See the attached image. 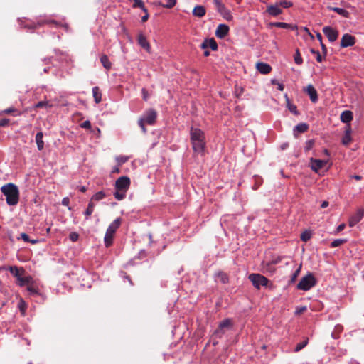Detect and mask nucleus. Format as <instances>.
<instances>
[{
  "mask_svg": "<svg viewBox=\"0 0 364 364\" xmlns=\"http://www.w3.org/2000/svg\"><path fill=\"white\" fill-rule=\"evenodd\" d=\"M304 91L309 95L311 101L313 103H316L318 100V93L316 90L312 85H309Z\"/></svg>",
  "mask_w": 364,
  "mask_h": 364,
  "instance_id": "obj_15",
  "label": "nucleus"
},
{
  "mask_svg": "<svg viewBox=\"0 0 364 364\" xmlns=\"http://www.w3.org/2000/svg\"><path fill=\"white\" fill-rule=\"evenodd\" d=\"M322 31L330 42H334L337 40L338 37V31L331 26H324Z\"/></svg>",
  "mask_w": 364,
  "mask_h": 364,
  "instance_id": "obj_10",
  "label": "nucleus"
},
{
  "mask_svg": "<svg viewBox=\"0 0 364 364\" xmlns=\"http://www.w3.org/2000/svg\"><path fill=\"white\" fill-rule=\"evenodd\" d=\"M257 69L262 74H268L272 70V68L269 64L262 62L257 64Z\"/></svg>",
  "mask_w": 364,
  "mask_h": 364,
  "instance_id": "obj_23",
  "label": "nucleus"
},
{
  "mask_svg": "<svg viewBox=\"0 0 364 364\" xmlns=\"http://www.w3.org/2000/svg\"><path fill=\"white\" fill-rule=\"evenodd\" d=\"M51 105H49L48 101H40L35 105V108H43V107H50Z\"/></svg>",
  "mask_w": 364,
  "mask_h": 364,
  "instance_id": "obj_46",
  "label": "nucleus"
},
{
  "mask_svg": "<svg viewBox=\"0 0 364 364\" xmlns=\"http://www.w3.org/2000/svg\"><path fill=\"white\" fill-rule=\"evenodd\" d=\"M121 223V218H117L108 226L104 237V242L106 247L112 245L114 234L119 228Z\"/></svg>",
  "mask_w": 364,
  "mask_h": 364,
  "instance_id": "obj_3",
  "label": "nucleus"
},
{
  "mask_svg": "<svg viewBox=\"0 0 364 364\" xmlns=\"http://www.w3.org/2000/svg\"><path fill=\"white\" fill-rule=\"evenodd\" d=\"M94 208H95V204L90 201L88 205H87V208H86V210H85L84 212V214H85V219L86 220H88L90 216L92 215V213H93L94 211Z\"/></svg>",
  "mask_w": 364,
  "mask_h": 364,
  "instance_id": "obj_32",
  "label": "nucleus"
},
{
  "mask_svg": "<svg viewBox=\"0 0 364 364\" xmlns=\"http://www.w3.org/2000/svg\"><path fill=\"white\" fill-rule=\"evenodd\" d=\"M279 6H282L283 8L287 9L289 7H291L293 4L291 1H286V0H282L279 3H277Z\"/></svg>",
  "mask_w": 364,
  "mask_h": 364,
  "instance_id": "obj_48",
  "label": "nucleus"
},
{
  "mask_svg": "<svg viewBox=\"0 0 364 364\" xmlns=\"http://www.w3.org/2000/svg\"><path fill=\"white\" fill-rule=\"evenodd\" d=\"M364 217V209L359 208L357 210L356 213L350 216L349 218L348 224L350 227H354L357 223H358Z\"/></svg>",
  "mask_w": 364,
  "mask_h": 364,
  "instance_id": "obj_12",
  "label": "nucleus"
},
{
  "mask_svg": "<svg viewBox=\"0 0 364 364\" xmlns=\"http://www.w3.org/2000/svg\"><path fill=\"white\" fill-rule=\"evenodd\" d=\"M321 44V50H322V53L323 54L324 56H326L327 55V48H326V46L322 43H320Z\"/></svg>",
  "mask_w": 364,
  "mask_h": 364,
  "instance_id": "obj_59",
  "label": "nucleus"
},
{
  "mask_svg": "<svg viewBox=\"0 0 364 364\" xmlns=\"http://www.w3.org/2000/svg\"><path fill=\"white\" fill-rule=\"evenodd\" d=\"M301 269V264L299 265V267L295 270V272L292 274L291 279L289 280V284H293L296 282L298 276L300 274Z\"/></svg>",
  "mask_w": 364,
  "mask_h": 364,
  "instance_id": "obj_36",
  "label": "nucleus"
},
{
  "mask_svg": "<svg viewBox=\"0 0 364 364\" xmlns=\"http://www.w3.org/2000/svg\"><path fill=\"white\" fill-rule=\"evenodd\" d=\"M327 9L329 10V11H333L336 13H337L338 14L341 15V16L343 17H345V18H348L349 16H350V13L343 9V8H339V7H333V6H328Z\"/></svg>",
  "mask_w": 364,
  "mask_h": 364,
  "instance_id": "obj_24",
  "label": "nucleus"
},
{
  "mask_svg": "<svg viewBox=\"0 0 364 364\" xmlns=\"http://www.w3.org/2000/svg\"><path fill=\"white\" fill-rule=\"evenodd\" d=\"M92 92L95 103H100L102 101V94L100 90V88L95 86L92 88Z\"/></svg>",
  "mask_w": 364,
  "mask_h": 364,
  "instance_id": "obj_28",
  "label": "nucleus"
},
{
  "mask_svg": "<svg viewBox=\"0 0 364 364\" xmlns=\"http://www.w3.org/2000/svg\"><path fill=\"white\" fill-rule=\"evenodd\" d=\"M217 11L227 21H232L233 17L230 11L220 0H213Z\"/></svg>",
  "mask_w": 364,
  "mask_h": 364,
  "instance_id": "obj_8",
  "label": "nucleus"
},
{
  "mask_svg": "<svg viewBox=\"0 0 364 364\" xmlns=\"http://www.w3.org/2000/svg\"><path fill=\"white\" fill-rule=\"evenodd\" d=\"M248 278L252 283V285L257 289L261 287L267 286L269 282V279L260 274H250Z\"/></svg>",
  "mask_w": 364,
  "mask_h": 364,
  "instance_id": "obj_7",
  "label": "nucleus"
},
{
  "mask_svg": "<svg viewBox=\"0 0 364 364\" xmlns=\"http://www.w3.org/2000/svg\"><path fill=\"white\" fill-rule=\"evenodd\" d=\"M120 274H121V276H122L123 278L126 279L129 282V284H130L131 285H133V282H132V279H131L130 277H129V275H127L126 272H121V273H120Z\"/></svg>",
  "mask_w": 364,
  "mask_h": 364,
  "instance_id": "obj_55",
  "label": "nucleus"
},
{
  "mask_svg": "<svg viewBox=\"0 0 364 364\" xmlns=\"http://www.w3.org/2000/svg\"><path fill=\"white\" fill-rule=\"evenodd\" d=\"M266 12L272 16H277L282 14V10L279 4H276L274 5H268L267 6Z\"/></svg>",
  "mask_w": 364,
  "mask_h": 364,
  "instance_id": "obj_17",
  "label": "nucleus"
},
{
  "mask_svg": "<svg viewBox=\"0 0 364 364\" xmlns=\"http://www.w3.org/2000/svg\"><path fill=\"white\" fill-rule=\"evenodd\" d=\"M138 43L139 45L144 48L146 51L150 52L151 46L149 43L148 42L146 36L143 33H139L138 36Z\"/></svg>",
  "mask_w": 364,
  "mask_h": 364,
  "instance_id": "obj_18",
  "label": "nucleus"
},
{
  "mask_svg": "<svg viewBox=\"0 0 364 364\" xmlns=\"http://www.w3.org/2000/svg\"><path fill=\"white\" fill-rule=\"evenodd\" d=\"M255 181H256V183L254 186V188L257 189L261 185L262 179L259 176H255Z\"/></svg>",
  "mask_w": 364,
  "mask_h": 364,
  "instance_id": "obj_56",
  "label": "nucleus"
},
{
  "mask_svg": "<svg viewBox=\"0 0 364 364\" xmlns=\"http://www.w3.org/2000/svg\"><path fill=\"white\" fill-rule=\"evenodd\" d=\"M232 325L231 318H228L224 319L219 323L218 328L215 330L213 336L218 338H221L226 331L232 327Z\"/></svg>",
  "mask_w": 364,
  "mask_h": 364,
  "instance_id": "obj_6",
  "label": "nucleus"
},
{
  "mask_svg": "<svg viewBox=\"0 0 364 364\" xmlns=\"http://www.w3.org/2000/svg\"><path fill=\"white\" fill-rule=\"evenodd\" d=\"M105 197V193L103 191H98L94 194L91 198L92 200L99 201L102 200Z\"/></svg>",
  "mask_w": 364,
  "mask_h": 364,
  "instance_id": "obj_40",
  "label": "nucleus"
},
{
  "mask_svg": "<svg viewBox=\"0 0 364 364\" xmlns=\"http://www.w3.org/2000/svg\"><path fill=\"white\" fill-rule=\"evenodd\" d=\"M69 203H70V199L68 197H65L63 198L62 205L64 206H67L68 208V209L70 210L71 208L69 207Z\"/></svg>",
  "mask_w": 364,
  "mask_h": 364,
  "instance_id": "obj_54",
  "label": "nucleus"
},
{
  "mask_svg": "<svg viewBox=\"0 0 364 364\" xmlns=\"http://www.w3.org/2000/svg\"><path fill=\"white\" fill-rule=\"evenodd\" d=\"M142 94H143V99L144 100H148V93H147V91L145 88H143L142 90Z\"/></svg>",
  "mask_w": 364,
  "mask_h": 364,
  "instance_id": "obj_60",
  "label": "nucleus"
},
{
  "mask_svg": "<svg viewBox=\"0 0 364 364\" xmlns=\"http://www.w3.org/2000/svg\"><path fill=\"white\" fill-rule=\"evenodd\" d=\"M119 172H120V169H119V168L118 166L113 167V168L112 170V173H118Z\"/></svg>",
  "mask_w": 364,
  "mask_h": 364,
  "instance_id": "obj_64",
  "label": "nucleus"
},
{
  "mask_svg": "<svg viewBox=\"0 0 364 364\" xmlns=\"http://www.w3.org/2000/svg\"><path fill=\"white\" fill-rule=\"evenodd\" d=\"M14 112H15V114H14L15 116H19L21 114V112H18L17 109H16L14 107H9L2 112V113L6 114L14 113Z\"/></svg>",
  "mask_w": 364,
  "mask_h": 364,
  "instance_id": "obj_45",
  "label": "nucleus"
},
{
  "mask_svg": "<svg viewBox=\"0 0 364 364\" xmlns=\"http://www.w3.org/2000/svg\"><path fill=\"white\" fill-rule=\"evenodd\" d=\"M310 51L312 54H314L316 55L317 62L321 63L323 61V57H322L321 54L319 53V51L316 50L314 48H311L310 50Z\"/></svg>",
  "mask_w": 364,
  "mask_h": 364,
  "instance_id": "obj_47",
  "label": "nucleus"
},
{
  "mask_svg": "<svg viewBox=\"0 0 364 364\" xmlns=\"http://www.w3.org/2000/svg\"><path fill=\"white\" fill-rule=\"evenodd\" d=\"M307 309L306 306H297L295 310V315L298 316L306 311Z\"/></svg>",
  "mask_w": 364,
  "mask_h": 364,
  "instance_id": "obj_49",
  "label": "nucleus"
},
{
  "mask_svg": "<svg viewBox=\"0 0 364 364\" xmlns=\"http://www.w3.org/2000/svg\"><path fill=\"white\" fill-rule=\"evenodd\" d=\"M145 122H144L142 120H140L139 119L138 121V124L139 126L140 127V128L141 129L142 132L146 134L147 130H146V128L145 127Z\"/></svg>",
  "mask_w": 364,
  "mask_h": 364,
  "instance_id": "obj_53",
  "label": "nucleus"
},
{
  "mask_svg": "<svg viewBox=\"0 0 364 364\" xmlns=\"http://www.w3.org/2000/svg\"><path fill=\"white\" fill-rule=\"evenodd\" d=\"M229 26L226 24H219L215 31V36L218 38H224L229 33Z\"/></svg>",
  "mask_w": 364,
  "mask_h": 364,
  "instance_id": "obj_16",
  "label": "nucleus"
},
{
  "mask_svg": "<svg viewBox=\"0 0 364 364\" xmlns=\"http://www.w3.org/2000/svg\"><path fill=\"white\" fill-rule=\"evenodd\" d=\"M201 48L207 49L208 48H210L213 50H216L218 49V44L214 38L205 39L200 46Z\"/></svg>",
  "mask_w": 364,
  "mask_h": 364,
  "instance_id": "obj_19",
  "label": "nucleus"
},
{
  "mask_svg": "<svg viewBox=\"0 0 364 364\" xmlns=\"http://www.w3.org/2000/svg\"><path fill=\"white\" fill-rule=\"evenodd\" d=\"M134 4L132 6L133 8H139L141 9L144 12H147V9L144 6V3L142 1V0H133Z\"/></svg>",
  "mask_w": 364,
  "mask_h": 364,
  "instance_id": "obj_34",
  "label": "nucleus"
},
{
  "mask_svg": "<svg viewBox=\"0 0 364 364\" xmlns=\"http://www.w3.org/2000/svg\"><path fill=\"white\" fill-rule=\"evenodd\" d=\"M314 146V140L310 139L306 141L305 146H304V151L306 152L310 151Z\"/></svg>",
  "mask_w": 364,
  "mask_h": 364,
  "instance_id": "obj_44",
  "label": "nucleus"
},
{
  "mask_svg": "<svg viewBox=\"0 0 364 364\" xmlns=\"http://www.w3.org/2000/svg\"><path fill=\"white\" fill-rule=\"evenodd\" d=\"M351 134V127L350 124H348L346 127L345 134L342 138V144L343 145H348L351 141L352 138L350 136Z\"/></svg>",
  "mask_w": 364,
  "mask_h": 364,
  "instance_id": "obj_22",
  "label": "nucleus"
},
{
  "mask_svg": "<svg viewBox=\"0 0 364 364\" xmlns=\"http://www.w3.org/2000/svg\"><path fill=\"white\" fill-rule=\"evenodd\" d=\"M20 238H21L24 242H31V244H36L38 242L37 240H30L28 235L25 232H22L20 235V237H18V240Z\"/></svg>",
  "mask_w": 364,
  "mask_h": 364,
  "instance_id": "obj_38",
  "label": "nucleus"
},
{
  "mask_svg": "<svg viewBox=\"0 0 364 364\" xmlns=\"http://www.w3.org/2000/svg\"><path fill=\"white\" fill-rule=\"evenodd\" d=\"M215 277L223 284H227L229 282V278L228 275L223 272H217L215 274Z\"/></svg>",
  "mask_w": 364,
  "mask_h": 364,
  "instance_id": "obj_31",
  "label": "nucleus"
},
{
  "mask_svg": "<svg viewBox=\"0 0 364 364\" xmlns=\"http://www.w3.org/2000/svg\"><path fill=\"white\" fill-rule=\"evenodd\" d=\"M316 284V279L312 273H308L303 277L297 284V289L303 291H309Z\"/></svg>",
  "mask_w": 364,
  "mask_h": 364,
  "instance_id": "obj_5",
  "label": "nucleus"
},
{
  "mask_svg": "<svg viewBox=\"0 0 364 364\" xmlns=\"http://www.w3.org/2000/svg\"><path fill=\"white\" fill-rule=\"evenodd\" d=\"M326 161L321 159H310V167L313 171L318 173L326 164Z\"/></svg>",
  "mask_w": 364,
  "mask_h": 364,
  "instance_id": "obj_14",
  "label": "nucleus"
},
{
  "mask_svg": "<svg viewBox=\"0 0 364 364\" xmlns=\"http://www.w3.org/2000/svg\"><path fill=\"white\" fill-rule=\"evenodd\" d=\"M80 127L85 129H91V123L89 120H86L80 124Z\"/></svg>",
  "mask_w": 364,
  "mask_h": 364,
  "instance_id": "obj_52",
  "label": "nucleus"
},
{
  "mask_svg": "<svg viewBox=\"0 0 364 364\" xmlns=\"http://www.w3.org/2000/svg\"><path fill=\"white\" fill-rule=\"evenodd\" d=\"M308 342H309V339L308 338H306L305 340H304L303 341L299 343L295 349H294V351L295 352H299L300 351L301 349H303L304 347L306 346V345L308 344Z\"/></svg>",
  "mask_w": 364,
  "mask_h": 364,
  "instance_id": "obj_42",
  "label": "nucleus"
},
{
  "mask_svg": "<svg viewBox=\"0 0 364 364\" xmlns=\"http://www.w3.org/2000/svg\"><path fill=\"white\" fill-rule=\"evenodd\" d=\"M311 237V233L310 231H308V230H306L304 232H303L301 235V240L304 242H307L308 240H310Z\"/></svg>",
  "mask_w": 364,
  "mask_h": 364,
  "instance_id": "obj_43",
  "label": "nucleus"
},
{
  "mask_svg": "<svg viewBox=\"0 0 364 364\" xmlns=\"http://www.w3.org/2000/svg\"><path fill=\"white\" fill-rule=\"evenodd\" d=\"M43 134L42 132H38L35 137L37 148L39 151H41L44 148V142L43 141Z\"/></svg>",
  "mask_w": 364,
  "mask_h": 364,
  "instance_id": "obj_27",
  "label": "nucleus"
},
{
  "mask_svg": "<svg viewBox=\"0 0 364 364\" xmlns=\"http://www.w3.org/2000/svg\"><path fill=\"white\" fill-rule=\"evenodd\" d=\"M294 58V62H295L296 64H297V65H301L302 64L303 59H302V58L301 56V54H300V52H299V49L296 50Z\"/></svg>",
  "mask_w": 364,
  "mask_h": 364,
  "instance_id": "obj_41",
  "label": "nucleus"
},
{
  "mask_svg": "<svg viewBox=\"0 0 364 364\" xmlns=\"http://www.w3.org/2000/svg\"><path fill=\"white\" fill-rule=\"evenodd\" d=\"M130 186V179L127 176H121L115 182V189L127 191Z\"/></svg>",
  "mask_w": 364,
  "mask_h": 364,
  "instance_id": "obj_11",
  "label": "nucleus"
},
{
  "mask_svg": "<svg viewBox=\"0 0 364 364\" xmlns=\"http://www.w3.org/2000/svg\"><path fill=\"white\" fill-rule=\"evenodd\" d=\"M146 256V251H145V250H141V251L139 252V254H138V255L136 256V257H137L138 259H142V258H144Z\"/></svg>",
  "mask_w": 364,
  "mask_h": 364,
  "instance_id": "obj_57",
  "label": "nucleus"
},
{
  "mask_svg": "<svg viewBox=\"0 0 364 364\" xmlns=\"http://www.w3.org/2000/svg\"><path fill=\"white\" fill-rule=\"evenodd\" d=\"M2 193L6 196V201L9 205H16L19 200V191L15 184L12 183L4 185L1 188Z\"/></svg>",
  "mask_w": 364,
  "mask_h": 364,
  "instance_id": "obj_2",
  "label": "nucleus"
},
{
  "mask_svg": "<svg viewBox=\"0 0 364 364\" xmlns=\"http://www.w3.org/2000/svg\"><path fill=\"white\" fill-rule=\"evenodd\" d=\"M309 129V125L306 123L301 122L296 125L294 128V132H297L299 133H304Z\"/></svg>",
  "mask_w": 364,
  "mask_h": 364,
  "instance_id": "obj_29",
  "label": "nucleus"
},
{
  "mask_svg": "<svg viewBox=\"0 0 364 364\" xmlns=\"http://www.w3.org/2000/svg\"><path fill=\"white\" fill-rule=\"evenodd\" d=\"M190 139L194 153L203 155L206 146L204 132L199 128L191 127L190 129Z\"/></svg>",
  "mask_w": 364,
  "mask_h": 364,
  "instance_id": "obj_1",
  "label": "nucleus"
},
{
  "mask_svg": "<svg viewBox=\"0 0 364 364\" xmlns=\"http://www.w3.org/2000/svg\"><path fill=\"white\" fill-rule=\"evenodd\" d=\"M69 239L72 241V242H76L79 239V234L77 233L76 232H72L70 233L69 235Z\"/></svg>",
  "mask_w": 364,
  "mask_h": 364,
  "instance_id": "obj_50",
  "label": "nucleus"
},
{
  "mask_svg": "<svg viewBox=\"0 0 364 364\" xmlns=\"http://www.w3.org/2000/svg\"><path fill=\"white\" fill-rule=\"evenodd\" d=\"M340 119L342 122L347 124V125L350 124L349 123L353 119V112L350 110H345L341 114Z\"/></svg>",
  "mask_w": 364,
  "mask_h": 364,
  "instance_id": "obj_21",
  "label": "nucleus"
},
{
  "mask_svg": "<svg viewBox=\"0 0 364 364\" xmlns=\"http://www.w3.org/2000/svg\"><path fill=\"white\" fill-rule=\"evenodd\" d=\"M270 26L277 27V28H285V29H287V28L294 29V28H296V26L293 27L291 24H289L287 23H284V22H272V23H270Z\"/></svg>",
  "mask_w": 364,
  "mask_h": 364,
  "instance_id": "obj_30",
  "label": "nucleus"
},
{
  "mask_svg": "<svg viewBox=\"0 0 364 364\" xmlns=\"http://www.w3.org/2000/svg\"><path fill=\"white\" fill-rule=\"evenodd\" d=\"M100 60L104 68L107 70H109L112 68V63L107 55L102 54L100 56Z\"/></svg>",
  "mask_w": 364,
  "mask_h": 364,
  "instance_id": "obj_26",
  "label": "nucleus"
},
{
  "mask_svg": "<svg viewBox=\"0 0 364 364\" xmlns=\"http://www.w3.org/2000/svg\"><path fill=\"white\" fill-rule=\"evenodd\" d=\"M9 120L8 119H2L0 120V126L5 127L9 124Z\"/></svg>",
  "mask_w": 364,
  "mask_h": 364,
  "instance_id": "obj_58",
  "label": "nucleus"
},
{
  "mask_svg": "<svg viewBox=\"0 0 364 364\" xmlns=\"http://www.w3.org/2000/svg\"><path fill=\"white\" fill-rule=\"evenodd\" d=\"M287 107H288V109L291 112L293 113L295 115H298L299 114V112L297 110V107L296 105L291 104L290 102H289V100L288 98H287Z\"/></svg>",
  "mask_w": 364,
  "mask_h": 364,
  "instance_id": "obj_37",
  "label": "nucleus"
},
{
  "mask_svg": "<svg viewBox=\"0 0 364 364\" xmlns=\"http://www.w3.org/2000/svg\"><path fill=\"white\" fill-rule=\"evenodd\" d=\"M206 10L203 6L197 5L193 10V15L196 17H203L205 15Z\"/></svg>",
  "mask_w": 364,
  "mask_h": 364,
  "instance_id": "obj_25",
  "label": "nucleus"
},
{
  "mask_svg": "<svg viewBox=\"0 0 364 364\" xmlns=\"http://www.w3.org/2000/svg\"><path fill=\"white\" fill-rule=\"evenodd\" d=\"M176 4V0H165V3H159V5L164 8L171 9Z\"/></svg>",
  "mask_w": 364,
  "mask_h": 364,
  "instance_id": "obj_35",
  "label": "nucleus"
},
{
  "mask_svg": "<svg viewBox=\"0 0 364 364\" xmlns=\"http://www.w3.org/2000/svg\"><path fill=\"white\" fill-rule=\"evenodd\" d=\"M157 117V112L154 109H149L144 112V114L139 118L147 124L154 125Z\"/></svg>",
  "mask_w": 364,
  "mask_h": 364,
  "instance_id": "obj_9",
  "label": "nucleus"
},
{
  "mask_svg": "<svg viewBox=\"0 0 364 364\" xmlns=\"http://www.w3.org/2000/svg\"><path fill=\"white\" fill-rule=\"evenodd\" d=\"M345 226H346V225H345L344 223H341V224H340V225L337 227V228H336V231H337L338 232H339L342 231V230L345 228Z\"/></svg>",
  "mask_w": 364,
  "mask_h": 364,
  "instance_id": "obj_61",
  "label": "nucleus"
},
{
  "mask_svg": "<svg viewBox=\"0 0 364 364\" xmlns=\"http://www.w3.org/2000/svg\"><path fill=\"white\" fill-rule=\"evenodd\" d=\"M355 43V38L350 34L345 33L343 35L341 41V47L347 48L354 46Z\"/></svg>",
  "mask_w": 364,
  "mask_h": 364,
  "instance_id": "obj_13",
  "label": "nucleus"
},
{
  "mask_svg": "<svg viewBox=\"0 0 364 364\" xmlns=\"http://www.w3.org/2000/svg\"><path fill=\"white\" fill-rule=\"evenodd\" d=\"M117 161L119 165L126 163L128 161V157L124 156H117L116 158Z\"/></svg>",
  "mask_w": 364,
  "mask_h": 364,
  "instance_id": "obj_51",
  "label": "nucleus"
},
{
  "mask_svg": "<svg viewBox=\"0 0 364 364\" xmlns=\"http://www.w3.org/2000/svg\"><path fill=\"white\" fill-rule=\"evenodd\" d=\"M11 274H13L17 279V283L20 287H23L28 284L31 280V277H23L22 273L24 272V269L21 268L18 269L16 266L9 267L7 268Z\"/></svg>",
  "mask_w": 364,
  "mask_h": 364,
  "instance_id": "obj_4",
  "label": "nucleus"
},
{
  "mask_svg": "<svg viewBox=\"0 0 364 364\" xmlns=\"http://www.w3.org/2000/svg\"><path fill=\"white\" fill-rule=\"evenodd\" d=\"M46 23L48 24V25H53V26H55L56 28L62 26L65 27V28L66 30H68V26L67 24L63 25V24H60V23H58V21H56L55 20H53V19H50V18H46L45 20H39L37 23V24L38 26H42Z\"/></svg>",
  "mask_w": 364,
  "mask_h": 364,
  "instance_id": "obj_20",
  "label": "nucleus"
},
{
  "mask_svg": "<svg viewBox=\"0 0 364 364\" xmlns=\"http://www.w3.org/2000/svg\"><path fill=\"white\" fill-rule=\"evenodd\" d=\"M144 13H145V15L141 17V21L142 22H146L148 20L149 16V14H148V11L147 12H144Z\"/></svg>",
  "mask_w": 364,
  "mask_h": 364,
  "instance_id": "obj_62",
  "label": "nucleus"
},
{
  "mask_svg": "<svg viewBox=\"0 0 364 364\" xmlns=\"http://www.w3.org/2000/svg\"><path fill=\"white\" fill-rule=\"evenodd\" d=\"M347 242L346 239H336L331 243V247L334 248L341 246Z\"/></svg>",
  "mask_w": 364,
  "mask_h": 364,
  "instance_id": "obj_39",
  "label": "nucleus"
},
{
  "mask_svg": "<svg viewBox=\"0 0 364 364\" xmlns=\"http://www.w3.org/2000/svg\"><path fill=\"white\" fill-rule=\"evenodd\" d=\"M127 191H124L123 190L116 189L114 193V198L118 200H123L126 196Z\"/></svg>",
  "mask_w": 364,
  "mask_h": 364,
  "instance_id": "obj_33",
  "label": "nucleus"
},
{
  "mask_svg": "<svg viewBox=\"0 0 364 364\" xmlns=\"http://www.w3.org/2000/svg\"><path fill=\"white\" fill-rule=\"evenodd\" d=\"M28 291H30L31 294H36L37 291L36 289L33 287H28L27 288Z\"/></svg>",
  "mask_w": 364,
  "mask_h": 364,
  "instance_id": "obj_63",
  "label": "nucleus"
}]
</instances>
